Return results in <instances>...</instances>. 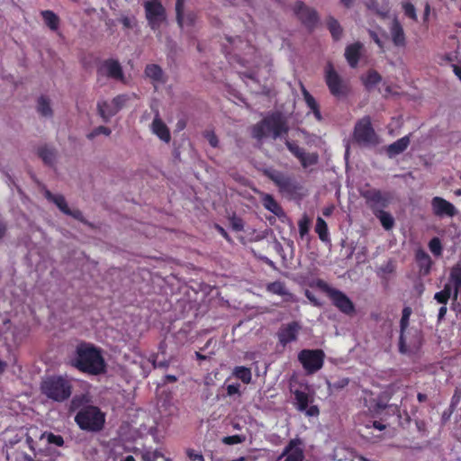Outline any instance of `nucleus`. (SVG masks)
Listing matches in <instances>:
<instances>
[{
  "label": "nucleus",
  "instance_id": "nucleus-1",
  "mask_svg": "<svg viewBox=\"0 0 461 461\" xmlns=\"http://www.w3.org/2000/svg\"><path fill=\"white\" fill-rule=\"evenodd\" d=\"M71 364L80 371L90 375H99L105 369L104 360L100 351L86 343H82L77 347L76 357Z\"/></svg>",
  "mask_w": 461,
  "mask_h": 461
},
{
  "label": "nucleus",
  "instance_id": "nucleus-2",
  "mask_svg": "<svg viewBox=\"0 0 461 461\" xmlns=\"http://www.w3.org/2000/svg\"><path fill=\"white\" fill-rule=\"evenodd\" d=\"M41 391L47 398L62 402L72 394V382L61 375L50 376L41 382Z\"/></svg>",
  "mask_w": 461,
  "mask_h": 461
},
{
  "label": "nucleus",
  "instance_id": "nucleus-3",
  "mask_svg": "<svg viewBox=\"0 0 461 461\" xmlns=\"http://www.w3.org/2000/svg\"><path fill=\"white\" fill-rule=\"evenodd\" d=\"M285 131V119L280 113H273L252 127V137L261 140L267 137L274 139Z\"/></svg>",
  "mask_w": 461,
  "mask_h": 461
},
{
  "label": "nucleus",
  "instance_id": "nucleus-4",
  "mask_svg": "<svg viewBox=\"0 0 461 461\" xmlns=\"http://www.w3.org/2000/svg\"><path fill=\"white\" fill-rule=\"evenodd\" d=\"M104 414L95 406L82 407L75 417L78 427L86 431H99L104 424Z\"/></svg>",
  "mask_w": 461,
  "mask_h": 461
},
{
  "label": "nucleus",
  "instance_id": "nucleus-5",
  "mask_svg": "<svg viewBox=\"0 0 461 461\" xmlns=\"http://www.w3.org/2000/svg\"><path fill=\"white\" fill-rule=\"evenodd\" d=\"M314 286L325 293L330 299L332 304L342 313L351 316L355 313L356 309L353 302L349 297L339 289L331 287L322 279H318L314 283Z\"/></svg>",
  "mask_w": 461,
  "mask_h": 461
},
{
  "label": "nucleus",
  "instance_id": "nucleus-6",
  "mask_svg": "<svg viewBox=\"0 0 461 461\" xmlns=\"http://www.w3.org/2000/svg\"><path fill=\"white\" fill-rule=\"evenodd\" d=\"M294 393V406L295 409L304 413L307 417H318L320 414L319 407L312 404L314 402L315 393L308 384L304 385L303 390L296 389Z\"/></svg>",
  "mask_w": 461,
  "mask_h": 461
},
{
  "label": "nucleus",
  "instance_id": "nucleus-7",
  "mask_svg": "<svg viewBox=\"0 0 461 461\" xmlns=\"http://www.w3.org/2000/svg\"><path fill=\"white\" fill-rule=\"evenodd\" d=\"M325 353L322 349H303L298 354V361L307 375H313L323 366Z\"/></svg>",
  "mask_w": 461,
  "mask_h": 461
},
{
  "label": "nucleus",
  "instance_id": "nucleus-8",
  "mask_svg": "<svg viewBox=\"0 0 461 461\" xmlns=\"http://www.w3.org/2000/svg\"><path fill=\"white\" fill-rule=\"evenodd\" d=\"M354 139L358 144L375 145L377 143V136L372 127L369 116H364L355 125Z\"/></svg>",
  "mask_w": 461,
  "mask_h": 461
},
{
  "label": "nucleus",
  "instance_id": "nucleus-9",
  "mask_svg": "<svg viewBox=\"0 0 461 461\" xmlns=\"http://www.w3.org/2000/svg\"><path fill=\"white\" fill-rule=\"evenodd\" d=\"M97 80L110 78L119 82H125V76L121 63L114 59L103 60L96 69Z\"/></svg>",
  "mask_w": 461,
  "mask_h": 461
},
{
  "label": "nucleus",
  "instance_id": "nucleus-10",
  "mask_svg": "<svg viewBox=\"0 0 461 461\" xmlns=\"http://www.w3.org/2000/svg\"><path fill=\"white\" fill-rule=\"evenodd\" d=\"M143 5L149 25L152 30H158L166 21V11L160 0H147Z\"/></svg>",
  "mask_w": 461,
  "mask_h": 461
},
{
  "label": "nucleus",
  "instance_id": "nucleus-11",
  "mask_svg": "<svg viewBox=\"0 0 461 461\" xmlns=\"http://www.w3.org/2000/svg\"><path fill=\"white\" fill-rule=\"evenodd\" d=\"M362 196L366 199L373 213H375V211L377 212L386 208L392 200L389 192H382L375 188L366 190L362 193Z\"/></svg>",
  "mask_w": 461,
  "mask_h": 461
},
{
  "label": "nucleus",
  "instance_id": "nucleus-12",
  "mask_svg": "<svg viewBox=\"0 0 461 461\" xmlns=\"http://www.w3.org/2000/svg\"><path fill=\"white\" fill-rule=\"evenodd\" d=\"M293 11L301 23L310 31H312L319 23L317 11L314 8L307 6L302 1L294 3Z\"/></svg>",
  "mask_w": 461,
  "mask_h": 461
},
{
  "label": "nucleus",
  "instance_id": "nucleus-13",
  "mask_svg": "<svg viewBox=\"0 0 461 461\" xmlns=\"http://www.w3.org/2000/svg\"><path fill=\"white\" fill-rule=\"evenodd\" d=\"M325 81L330 94L340 98L347 95L348 86L343 83L339 75L335 71L331 63H328L325 70Z\"/></svg>",
  "mask_w": 461,
  "mask_h": 461
},
{
  "label": "nucleus",
  "instance_id": "nucleus-14",
  "mask_svg": "<svg viewBox=\"0 0 461 461\" xmlns=\"http://www.w3.org/2000/svg\"><path fill=\"white\" fill-rule=\"evenodd\" d=\"M129 100L125 95H120L115 96L111 103L106 101H99L97 104V111L99 115L104 122H109L111 117L115 115Z\"/></svg>",
  "mask_w": 461,
  "mask_h": 461
},
{
  "label": "nucleus",
  "instance_id": "nucleus-15",
  "mask_svg": "<svg viewBox=\"0 0 461 461\" xmlns=\"http://www.w3.org/2000/svg\"><path fill=\"white\" fill-rule=\"evenodd\" d=\"M430 204L433 214L438 218H452L457 214L456 206L440 196H434Z\"/></svg>",
  "mask_w": 461,
  "mask_h": 461
},
{
  "label": "nucleus",
  "instance_id": "nucleus-16",
  "mask_svg": "<svg viewBox=\"0 0 461 461\" xmlns=\"http://www.w3.org/2000/svg\"><path fill=\"white\" fill-rule=\"evenodd\" d=\"M290 152L299 160L303 168L314 166L319 161V156L316 152H307L294 143H290Z\"/></svg>",
  "mask_w": 461,
  "mask_h": 461
},
{
  "label": "nucleus",
  "instance_id": "nucleus-17",
  "mask_svg": "<svg viewBox=\"0 0 461 461\" xmlns=\"http://www.w3.org/2000/svg\"><path fill=\"white\" fill-rule=\"evenodd\" d=\"M144 75L151 81L155 88L158 85H163L167 82V77L163 69L157 64L147 65L144 69Z\"/></svg>",
  "mask_w": 461,
  "mask_h": 461
},
{
  "label": "nucleus",
  "instance_id": "nucleus-18",
  "mask_svg": "<svg viewBox=\"0 0 461 461\" xmlns=\"http://www.w3.org/2000/svg\"><path fill=\"white\" fill-rule=\"evenodd\" d=\"M151 131L154 134H156L161 140L165 142H169L171 136L167 126L161 120L159 112L156 110L155 117L151 123Z\"/></svg>",
  "mask_w": 461,
  "mask_h": 461
},
{
  "label": "nucleus",
  "instance_id": "nucleus-19",
  "mask_svg": "<svg viewBox=\"0 0 461 461\" xmlns=\"http://www.w3.org/2000/svg\"><path fill=\"white\" fill-rule=\"evenodd\" d=\"M412 310L411 307L406 306L402 309V318L400 321V336H399V351L405 350V333L409 327L410 317L411 315Z\"/></svg>",
  "mask_w": 461,
  "mask_h": 461
},
{
  "label": "nucleus",
  "instance_id": "nucleus-20",
  "mask_svg": "<svg viewBox=\"0 0 461 461\" xmlns=\"http://www.w3.org/2000/svg\"><path fill=\"white\" fill-rule=\"evenodd\" d=\"M362 48L363 44L359 41H357L348 45L345 50V58L348 65L353 68H357L359 62Z\"/></svg>",
  "mask_w": 461,
  "mask_h": 461
},
{
  "label": "nucleus",
  "instance_id": "nucleus-21",
  "mask_svg": "<svg viewBox=\"0 0 461 461\" xmlns=\"http://www.w3.org/2000/svg\"><path fill=\"white\" fill-rule=\"evenodd\" d=\"M410 338L405 336V350L400 351L402 354L417 351L422 345V334L419 330H411L409 332Z\"/></svg>",
  "mask_w": 461,
  "mask_h": 461
},
{
  "label": "nucleus",
  "instance_id": "nucleus-22",
  "mask_svg": "<svg viewBox=\"0 0 461 461\" xmlns=\"http://www.w3.org/2000/svg\"><path fill=\"white\" fill-rule=\"evenodd\" d=\"M410 137L409 135H406L396 141L393 142L392 144L388 145L386 148V153L389 158H393L401 153H402L404 150L407 149L408 146L410 145Z\"/></svg>",
  "mask_w": 461,
  "mask_h": 461
},
{
  "label": "nucleus",
  "instance_id": "nucleus-23",
  "mask_svg": "<svg viewBox=\"0 0 461 461\" xmlns=\"http://www.w3.org/2000/svg\"><path fill=\"white\" fill-rule=\"evenodd\" d=\"M303 441L300 438L290 439V461H303Z\"/></svg>",
  "mask_w": 461,
  "mask_h": 461
},
{
  "label": "nucleus",
  "instance_id": "nucleus-24",
  "mask_svg": "<svg viewBox=\"0 0 461 461\" xmlns=\"http://www.w3.org/2000/svg\"><path fill=\"white\" fill-rule=\"evenodd\" d=\"M416 261L420 267V273L422 276H427L430 272L431 268V258L429 255L422 249H419L416 252Z\"/></svg>",
  "mask_w": 461,
  "mask_h": 461
},
{
  "label": "nucleus",
  "instance_id": "nucleus-25",
  "mask_svg": "<svg viewBox=\"0 0 461 461\" xmlns=\"http://www.w3.org/2000/svg\"><path fill=\"white\" fill-rule=\"evenodd\" d=\"M392 40L395 46L404 47L406 44L405 34L402 26L398 21H394L391 27Z\"/></svg>",
  "mask_w": 461,
  "mask_h": 461
},
{
  "label": "nucleus",
  "instance_id": "nucleus-26",
  "mask_svg": "<svg viewBox=\"0 0 461 461\" xmlns=\"http://www.w3.org/2000/svg\"><path fill=\"white\" fill-rule=\"evenodd\" d=\"M303 99L305 101V104L307 107L310 109V112H312L314 115V118L321 122L322 120V115L320 110V105L315 100V98L304 88L303 87Z\"/></svg>",
  "mask_w": 461,
  "mask_h": 461
},
{
  "label": "nucleus",
  "instance_id": "nucleus-27",
  "mask_svg": "<svg viewBox=\"0 0 461 461\" xmlns=\"http://www.w3.org/2000/svg\"><path fill=\"white\" fill-rule=\"evenodd\" d=\"M375 216L380 221L383 228L385 230H390L394 226V219L392 214L384 210L375 211Z\"/></svg>",
  "mask_w": 461,
  "mask_h": 461
},
{
  "label": "nucleus",
  "instance_id": "nucleus-28",
  "mask_svg": "<svg viewBox=\"0 0 461 461\" xmlns=\"http://www.w3.org/2000/svg\"><path fill=\"white\" fill-rule=\"evenodd\" d=\"M45 197L54 203L57 207L63 212V213H67L68 212V210L69 209L67 202H66V199L63 195L61 194H51L49 190H46L45 191Z\"/></svg>",
  "mask_w": 461,
  "mask_h": 461
},
{
  "label": "nucleus",
  "instance_id": "nucleus-29",
  "mask_svg": "<svg viewBox=\"0 0 461 461\" xmlns=\"http://www.w3.org/2000/svg\"><path fill=\"white\" fill-rule=\"evenodd\" d=\"M327 27L334 41H339L341 38L343 30L337 19L332 16L328 17Z\"/></svg>",
  "mask_w": 461,
  "mask_h": 461
},
{
  "label": "nucleus",
  "instance_id": "nucleus-30",
  "mask_svg": "<svg viewBox=\"0 0 461 461\" xmlns=\"http://www.w3.org/2000/svg\"><path fill=\"white\" fill-rule=\"evenodd\" d=\"M262 203L266 209L272 212L276 215L279 216L281 214H284V212L279 206V204L274 200V198L270 194H264L262 196Z\"/></svg>",
  "mask_w": 461,
  "mask_h": 461
},
{
  "label": "nucleus",
  "instance_id": "nucleus-31",
  "mask_svg": "<svg viewBox=\"0 0 461 461\" xmlns=\"http://www.w3.org/2000/svg\"><path fill=\"white\" fill-rule=\"evenodd\" d=\"M315 232L318 234L321 241L325 242L330 240L328 225L321 217H317L315 224Z\"/></svg>",
  "mask_w": 461,
  "mask_h": 461
},
{
  "label": "nucleus",
  "instance_id": "nucleus-32",
  "mask_svg": "<svg viewBox=\"0 0 461 461\" xmlns=\"http://www.w3.org/2000/svg\"><path fill=\"white\" fill-rule=\"evenodd\" d=\"M41 16L46 23V25L51 29L52 31H56L59 24V17L50 10L42 11Z\"/></svg>",
  "mask_w": 461,
  "mask_h": 461
},
{
  "label": "nucleus",
  "instance_id": "nucleus-33",
  "mask_svg": "<svg viewBox=\"0 0 461 461\" xmlns=\"http://www.w3.org/2000/svg\"><path fill=\"white\" fill-rule=\"evenodd\" d=\"M233 375L244 384H249L252 379L251 370L245 366H236L232 372Z\"/></svg>",
  "mask_w": 461,
  "mask_h": 461
},
{
  "label": "nucleus",
  "instance_id": "nucleus-34",
  "mask_svg": "<svg viewBox=\"0 0 461 461\" xmlns=\"http://www.w3.org/2000/svg\"><path fill=\"white\" fill-rule=\"evenodd\" d=\"M37 110L44 117H51L53 114L50 102L48 98L41 96L38 99Z\"/></svg>",
  "mask_w": 461,
  "mask_h": 461
},
{
  "label": "nucleus",
  "instance_id": "nucleus-35",
  "mask_svg": "<svg viewBox=\"0 0 461 461\" xmlns=\"http://www.w3.org/2000/svg\"><path fill=\"white\" fill-rule=\"evenodd\" d=\"M452 294V287L450 284H446L443 290L435 294V300L438 303L446 305Z\"/></svg>",
  "mask_w": 461,
  "mask_h": 461
},
{
  "label": "nucleus",
  "instance_id": "nucleus-36",
  "mask_svg": "<svg viewBox=\"0 0 461 461\" xmlns=\"http://www.w3.org/2000/svg\"><path fill=\"white\" fill-rule=\"evenodd\" d=\"M381 80H382V77L377 71L370 70V71H368L366 77L364 78V85L366 88L369 89V88L376 86Z\"/></svg>",
  "mask_w": 461,
  "mask_h": 461
},
{
  "label": "nucleus",
  "instance_id": "nucleus-37",
  "mask_svg": "<svg viewBox=\"0 0 461 461\" xmlns=\"http://www.w3.org/2000/svg\"><path fill=\"white\" fill-rule=\"evenodd\" d=\"M39 155L48 165H52L55 161L56 152L51 149L42 148L39 150Z\"/></svg>",
  "mask_w": 461,
  "mask_h": 461
},
{
  "label": "nucleus",
  "instance_id": "nucleus-38",
  "mask_svg": "<svg viewBox=\"0 0 461 461\" xmlns=\"http://www.w3.org/2000/svg\"><path fill=\"white\" fill-rule=\"evenodd\" d=\"M429 249L434 256H440L442 254V245L438 238H432L429 242Z\"/></svg>",
  "mask_w": 461,
  "mask_h": 461
},
{
  "label": "nucleus",
  "instance_id": "nucleus-39",
  "mask_svg": "<svg viewBox=\"0 0 461 461\" xmlns=\"http://www.w3.org/2000/svg\"><path fill=\"white\" fill-rule=\"evenodd\" d=\"M176 20L180 27H184V0H177L176 3Z\"/></svg>",
  "mask_w": 461,
  "mask_h": 461
},
{
  "label": "nucleus",
  "instance_id": "nucleus-40",
  "mask_svg": "<svg viewBox=\"0 0 461 461\" xmlns=\"http://www.w3.org/2000/svg\"><path fill=\"white\" fill-rule=\"evenodd\" d=\"M111 130L105 126H98L94 129L91 132L86 135V138L90 140H94L96 136L100 134H104L105 136H109L111 134Z\"/></svg>",
  "mask_w": 461,
  "mask_h": 461
},
{
  "label": "nucleus",
  "instance_id": "nucleus-41",
  "mask_svg": "<svg viewBox=\"0 0 461 461\" xmlns=\"http://www.w3.org/2000/svg\"><path fill=\"white\" fill-rule=\"evenodd\" d=\"M402 10L404 12V14L412 19L413 21H417V14H416V9H415V6L410 3V2H405L402 4Z\"/></svg>",
  "mask_w": 461,
  "mask_h": 461
},
{
  "label": "nucleus",
  "instance_id": "nucleus-42",
  "mask_svg": "<svg viewBox=\"0 0 461 461\" xmlns=\"http://www.w3.org/2000/svg\"><path fill=\"white\" fill-rule=\"evenodd\" d=\"M285 285L280 282H274L267 285V291L276 294H284L285 292Z\"/></svg>",
  "mask_w": 461,
  "mask_h": 461
},
{
  "label": "nucleus",
  "instance_id": "nucleus-43",
  "mask_svg": "<svg viewBox=\"0 0 461 461\" xmlns=\"http://www.w3.org/2000/svg\"><path fill=\"white\" fill-rule=\"evenodd\" d=\"M299 232L301 237H303L309 232L310 228V220L309 218L304 215L299 221Z\"/></svg>",
  "mask_w": 461,
  "mask_h": 461
},
{
  "label": "nucleus",
  "instance_id": "nucleus-44",
  "mask_svg": "<svg viewBox=\"0 0 461 461\" xmlns=\"http://www.w3.org/2000/svg\"><path fill=\"white\" fill-rule=\"evenodd\" d=\"M269 176L270 178L275 181L277 185H279L281 188H284L286 185V179L285 177L281 175L279 172L277 171H273L271 173H269Z\"/></svg>",
  "mask_w": 461,
  "mask_h": 461
},
{
  "label": "nucleus",
  "instance_id": "nucleus-45",
  "mask_svg": "<svg viewBox=\"0 0 461 461\" xmlns=\"http://www.w3.org/2000/svg\"><path fill=\"white\" fill-rule=\"evenodd\" d=\"M244 440L245 437L240 435L228 436L222 438V442L226 445L240 444L242 443Z\"/></svg>",
  "mask_w": 461,
  "mask_h": 461
},
{
  "label": "nucleus",
  "instance_id": "nucleus-46",
  "mask_svg": "<svg viewBox=\"0 0 461 461\" xmlns=\"http://www.w3.org/2000/svg\"><path fill=\"white\" fill-rule=\"evenodd\" d=\"M203 136L212 147L216 148L218 146L219 140L213 131H207L203 133Z\"/></svg>",
  "mask_w": 461,
  "mask_h": 461
},
{
  "label": "nucleus",
  "instance_id": "nucleus-47",
  "mask_svg": "<svg viewBox=\"0 0 461 461\" xmlns=\"http://www.w3.org/2000/svg\"><path fill=\"white\" fill-rule=\"evenodd\" d=\"M240 384H228L227 385V394L228 396H233V395H238V396H240L241 393H240Z\"/></svg>",
  "mask_w": 461,
  "mask_h": 461
},
{
  "label": "nucleus",
  "instance_id": "nucleus-48",
  "mask_svg": "<svg viewBox=\"0 0 461 461\" xmlns=\"http://www.w3.org/2000/svg\"><path fill=\"white\" fill-rule=\"evenodd\" d=\"M161 455L158 451H146L142 454V459L144 461H156Z\"/></svg>",
  "mask_w": 461,
  "mask_h": 461
},
{
  "label": "nucleus",
  "instance_id": "nucleus-49",
  "mask_svg": "<svg viewBox=\"0 0 461 461\" xmlns=\"http://www.w3.org/2000/svg\"><path fill=\"white\" fill-rule=\"evenodd\" d=\"M85 402L84 396H76L72 399L70 402V410L75 411L77 409H79Z\"/></svg>",
  "mask_w": 461,
  "mask_h": 461
},
{
  "label": "nucleus",
  "instance_id": "nucleus-50",
  "mask_svg": "<svg viewBox=\"0 0 461 461\" xmlns=\"http://www.w3.org/2000/svg\"><path fill=\"white\" fill-rule=\"evenodd\" d=\"M48 441L50 443L55 444L56 446H59V447H61L64 444V439L61 436L54 435L52 433L48 435Z\"/></svg>",
  "mask_w": 461,
  "mask_h": 461
},
{
  "label": "nucleus",
  "instance_id": "nucleus-51",
  "mask_svg": "<svg viewBox=\"0 0 461 461\" xmlns=\"http://www.w3.org/2000/svg\"><path fill=\"white\" fill-rule=\"evenodd\" d=\"M22 440V438L21 437H18V436H15L14 438H12L10 440H8L6 443H5V447H6V459L9 460L10 459V454L8 452V449L9 448H12L14 447V445H16L17 443H19L20 441Z\"/></svg>",
  "mask_w": 461,
  "mask_h": 461
},
{
  "label": "nucleus",
  "instance_id": "nucleus-52",
  "mask_svg": "<svg viewBox=\"0 0 461 461\" xmlns=\"http://www.w3.org/2000/svg\"><path fill=\"white\" fill-rule=\"evenodd\" d=\"M67 215H69L80 221H83L85 222V219H84V216H83V213L80 210L78 209H75V210H71L70 208L68 210V212L66 213Z\"/></svg>",
  "mask_w": 461,
  "mask_h": 461
},
{
  "label": "nucleus",
  "instance_id": "nucleus-53",
  "mask_svg": "<svg viewBox=\"0 0 461 461\" xmlns=\"http://www.w3.org/2000/svg\"><path fill=\"white\" fill-rule=\"evenodd\" d=\"M279 342L285 348L288 343V332L285 329H282L278 333Z\"/></svg>",
  "mask_w": 461,
  "mask_h": 461
},
{
  "label": "nucleus",
  "instance_id": "nucleus-54",
  "mask_svg": "<svg viewBox=\"0 0 461 461\" xmlns=\"http://www.w3.org/2000/svg\"><path fill=\"white\" fill-rule=\"evenodd\" d=\"M299 326L297 322L292 321L290 322V342L296 339V333L298 331Z\"/></svg>",
  "mask_w": 461,
  "mask_h": 461
},
{
  "label": "nucleus",
  "instance_id": "nucleus-55",
  "mask_svg": "<svg viewBox=\"0 0 461 461\" xmlns=\"http://www.w3.org/2000/svg\"><path fill=\"white\" fill-rule=\"evenodd\" d=\"M186 455L191 460H203V455L196 453L194 449L191 448L186 450Z\"/></svg>",
  "mask_w": 461,
  "mask_h": 461
},
{
  "label": "nucleus",
  "instance_id": "nucleus-56",
  "mask_svg": "<svg viewBox=\"0 0 461 461\" xmlns=\"http://www.w3.org/2000/svg\"><path fill=\"white\" fill-rule=\"evenodd\" d=\"M119 21L126 29H131L133 27V20L128 16H122Z\"/></svg>",
  "mask_w": 461,
  "mask_h": 461
},
{
  "label": "nucleus",
  "instance_id": "nucleus-57",
  "mask_svg": "<svg viewBox=\"0 0 461 461\" xmlns=\"http://www.w3.org/2000/svg\"><path fill=\"white\" fill-rule=\"evenodd\" d=\"M305 296L314 306H321V303L318 301L315 295L309 290L305 291Z\"/></svg>",
  "mask_w": 461,
  "mask_h": 461
},
{
  "label": "nucleus",
  "instance_id": "nucleus-58",
  "mask_svg": "<svg viewBox=\"0 0 461 461\" xmlns=\"http://www.w3.org/2000/svg\"><path fill=\"white\" fill-rule=\"evenodd\" d=\"M231 226L237 231L243 230L242 221L239 218L231 219Z\"/></svg>",
  "mask_w": 461,
  "mask_h": 461
},
{
  "label": "nucleus",
  "instance_id": "nucleus-59",
  "mask_svg": "<svg viewBox=\"0 0 461 461\" xmlns=\"http://www.w3.org/2000/svg\"><path fill=\"white\" fill-rule=\"evenodd\" d=\"M335 210L334 204H330L322 209V214L325 217H330Z\"/></svg>",
  "mask_w": 461,
  "mask_h": 461
},
{
  "label": "nucleus",
  "instance_id": "nucleus-60",
  "mask_svg": "<svg viewBox=\"0 0 461 461\" xmlns=\"http://www.w3.org/2000/svg\"><path fill=\"white\" fill-rule=\"evenodd\" d=\"M349 380L348 378H343L337 383H334L333 386L337 389H341L348 384Z\"/></svg>",
  "mask_w": 461,
  "mask_h": 461
},
{
  "label": "nucleus",
  "instance_id": "nucleus-61",
  "mask_svg": "<svg viewBox=\"0 0 461 461\" xmlns=\"http://www.w3.org/2000/svg\"><path fill=\"white\" fill-rule=\"evenodd\" d=\"M26 444L28 445V447L34 453L35 452L34 440L28 433L26 434Z\"/></svg>",
  "mask_w": 461,
  "mask_h": 461
},
{
  "label": "nucleus",
  "instance_id": "nucleus-62",
  "mask_svg": "<svg viewBox=\"0 0 461 461\" xmlns=\"http://www.w3.org/2000/svg\"><path fill=\"white\" fill-rule=\"evenodd\" d=\"M447 311V309L445 305H443L439 308L438 314V321H442L445 318Z\"/></svg>",
  "mask_w": 461,
  "mask_h": 461
},
{
  "label": "nucleus",
  "instance_id": "nucleus-63",
  "mask_svg": "<svg viewBox=\"0 0 461 461\" xmlns=\"http://www.w3.org/2000/svg\"><path fill=\"white\" fill-rule=\"evenodd\" d=\"M453 71L455 73V75L459 78V80L461 81V65H454L453 66Z\"/></svg>",
  "mask_w": 461,
  "mask_h": 461
},
{
  "label": "nucleus",
  "instance_id": "nucleus-64",
  "mask_svg": "<svg viewBox=\"0 0 461 461\" xmlns=\"http://www.w3.org/2000/svg\"><path fill=\"white\" fill-rule=\"evenodd\" d=\"M194 15L189 14L188 15L185 16V25H191L194 23Z\"/></svg>",
  "mask_w": 461,
  "mask_h": 461
}]
</instances>
